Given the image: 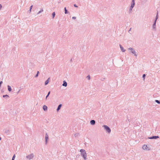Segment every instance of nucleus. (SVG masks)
<instances>
[{
	"label": "nucleus",
	"mask_w": 160,
	"mask_h": 160,
	"mask_svg": "<svg viewBox=\"0 0 160 160\" xmlns=\"http://www.w3.org/2000/svg\"><path fill=\"white\" fill-rule=\"evenodd\" d=\"M50 78H48L47 80V81H48V82H49V80H50Z\"/></svg>",
	"instance_id": "nucleus-33"
},
{
	"label": "nucleus",
	"mask_w": 160,
	"mask_h": 160,
	"mask_svg": "<svg viewBox=\"0 0 160 160\" xmlns=\"http://www.w3.org/2000/svg\"><path fill=\"white\" fill-rule=\"evenodd\" d=\"M43 10L42 9H41V10L38 13V14L40 13L41 12H42L43 11Z\"/></svg>",
	"instance_id": "nucleus-22"
},
{
	"label": "nucleus",
	"mask_w": 160,
	"mask_h": 160,
	"mask_svg": "<svg viewBox=\"0 0 160 160\" xmlns=\"http://www.w3.org/2000/svg\"><path fill=\"white\" fill-rule=\"evenodd\" d=\"M147 146L145 145H144L142 147V148L144 150H147Z\"/></svg>",
	"instance_id": "nucleus-15"
},
{
	"label": "nucleus",
	"mask_w": 160,
	"mask_h": 160,
	"mask_svg": "<svg viewBox=\"0 0 160 160\" xmlns=\"http://www.w3.org/2000/svg\"><path fill=\"white\" fill-rule=\"evenodd\" d=\"M159 138V136H154L152 137H148V138L149 139H157Z\"/></svg>",
	"instance_id": "nucleus-6"
},
{
	"label": "nucleus",
	"mask_w": 160,
	"mask_h": 160,
	"mask_svg": "<svg viewBox=\"0 0 160 160\" xmlns=\"http://www.w3.org/2000/svg\"><path fill=\"white\" fill-rule=\"evenodd\" d=\"M62 85L64 87H66L67 86V83L65 81H63V83Z\"/></svg>",
	"instance_id": "nucleus-13"
},
{
	"label": "nucleus",
	"mask_w": 160,
	"mask_h": 160,
	"mask_svg": "<svg viewBox=\"0 0 160 160\" xmlns=\"http://www.w3.org/2000/svg\"><path fill=\"white\" fill-rule=\"evenodd\" d=\"M50 78H48L47 80V81H48V82H49V80H50Z\"/></svg>",
	"instance_id": "nucleus-34"
},
{
	"label": "nucleus",
	"mask_w": 160,
	"mask_h": 160,
	"mask_svg": "<svg viewBox=\"0 0 160 160\" xmlns=\"http://www.w3.org/2000/svg\"><path fill=\"white\" fill-rule=\"evenodd\" d=\"M158 12L157 11V15L156 17L155 20L154 22V23L152 25V27L153 29H155L156 27V22L157 20V19L158 18Z\"/></svg>",
	"instance_id": "nucleus-2"
},
{
	"label": "nucleus",
	"mask_w": 160,
	"mask_h": 160,
	"mask_svg": "<svg viewBox=\"0 0 160 160\" xmlns=\"http://www.w3.org/2000/svg\"><path fill=\"white\" fill-rule=\"evenodd\" d=\"M128 50L131 51V52L133 54H134V55L135 56H137V54L136 53V52L134 50V49L131 48H128Z\"/></svg>",
	"instance_id": "nucleus-4"
},
{
	"label": "nucleus",
	"mask_w": 160,
	"mask_h": 160,
	"mask_svg": "<svg viewBox=\"0 0 160 160\" xmlns=\"http://www.w3.org/2000/svg\"><path fill=\"white\" fill-rule=\"evenodd\" d=\"M38 76V74H37L35 76V78H37V77Z\"/></svg>",
	"instance_id": "nucleus-30"
},
{
	"label": "nucleus",
	"mask_w": 160,
	"mask_h": 160,
	"mask_svg": "<svg viewBox=\"0 0 160 160\" xmlns=\"http://www.w3.org/2000/svg\"><path fill=\"white\" fill-rule=\"evenodd\" d=\"M52 18H53L55 17V12H53L52 13Z\"/></svg>",
	"instance_id": "nucleus-17"
},
{
	"label": "nucleus",
	"mask_w": 160,
	"mask_h": 160,
	"mask_svg": "<svg viewBox=\"0 0 160 160\" xmlns=\"http://www.w3.org/2000/svg\"><path fill=\"white\" fill-rule=\"evenodd\" d=\"M145 77H146V74H143L142 75V78H143V80H144L145 79Z\"/></svg>",
	"instance_id": "nucleus-24"
},
{
	"label": "nucleus",
	"mask_w": 160,
	"mask_h": 160,
	"mask_svg": "<svg viewBox=\"0 0 160 160\" xmlns=\"http://www.w3.org/2000/svg\"><path fill=\"white\" fill-rule=\"evenodd\" d=\"M72 59H71V60H70V62H72Z\"/></svg>",
	"instance_id": "nucleus-38"
},
{
	"label": "nucleus",
	"mask_w": 160,
	"mask_h": 160,
	"mask_svg": "<svg viewBox=\"0 0 160 160\" xmlns=\"http://www.w3.org/2000/svg\"><path fill=\"white\" fill-rule=\"evenodd\" d=\"M3 98H9V96L8 95L6 94L5 95H3Z\"/></svg>",
	"instance_id": "nucleus-19"
},
{
	"label": "nucleus",
	"mask_w": 160,
	"mask_h": 160,
	"mask_svg": "<svg viewBox=\"0 0 160 160\" xmlns=\"http://www.w3.org/2000/svg\"><path fill=\"white\" fill-rule=\"evenodd\" d=\"M80 151L81 152V155L83 158L84 160H86L87 155L85 150L83 149H81Z\"/></svg>",
	"instance_id": "nucleus-1"
},
{
	"label": "nucleus",
	"mask_w": 160,
	"mask_h": 160,
	"mask_svg": "<svg viewBox=\"0 0 160 160\" xmlns=\"http://www.w3.org/2000/svg\"><path fill=\"white\" fill-rule=\"evenodd\" d=\"M103 127L108 133H110L111 132V129L108 126L106 125H104Z\"/></svg>",
	"instance_id": "nucleus-3"
},
{
	"label": "nucleus",
	"mask_w": 160,
	"mask_h": 160,
	"mask_svg": "<svg viewBox=\"0 0 160 160\" xmlns=\"http://www.w3.org/2000/svg\"><path fill=\"white\" fill-rule=\"evenodd\" d=\"M133 8V7L130 6V9H129L130 12H131L132 11V9Z\"/></svg>",
	"instance_id": "nucleus-21"
},
{
	"label": "nucleus",
	"mask_w": 160,
	"mask_h": 160,
	"mask_svg": "<svg viewBox=\"0 0 160 160\" xmlns=\"http://www.w3.org/2000/svg\"><path fill=\"white\" fill-rule=\"evenodd\" d=\"M64 11H65V14H68L69 13L68 11L66 9V7L64 8Z\"/></svg>",
	"instance_id": "nucleus-16"
},
{
	"label": "nucleus",
	"mask_w": 160,
	"mask_h": 160,
	"mask_svg": "<svg viewBox=\"0 0 160 160\" xmlns=\"http://www.w3.org/2000/svg\"><path fill=\"white\" fill-rule=\"evenodd\" d=\"M131 28H130L129 30L128 31V32H129L131 30Z\"/></svg>",
	"instance_id": "nucleus-37"
},
{
	"label": "nucleus",
	"mask_w": 160,
	"mask_h": 160,
	"mask_svg": "<svg viewBox=\"0 0 160 160\" xmlns=\"http://www.w3.org/2000/svg\"><path fill=\"white\" fill-rule=\"evenodd\" d=\"M48 82H49L48 81L46 80L45 82V85H47L48 84Z\"/></svg>",
	"instance_id": "nucleus-23"
},
{
	"label": "nucleus",
	"mask_w": 160,
	"mask_h": 160,
	"mask_svg": "<svg viewBox=\"0 0 160 160\" xmlns=\"http://www.w3.org/2000/svg\"><path fill=\"white\" fill-rule=\"evenodd\" d=\"M76 18V17H72V19H75Z\"/></svg>",
	"instance_id": "nucleus-28"
},
{
	"label": "nucleus",
	"mask_w": 160,
	"mask_h": 160,
	"mask_svg": "<svg viewBox=\"0 0 160 160\" xmlns=\"http://www.w3.org/2000/svg\"><path fill=\"white\" fill-rule=\"evenodd\" d=\"M34 155L33 153H31L26 156V158L29 160H31L33 158Z\"/></svg>",
	"instance_id": "nucleus-5"
},
{
	"label": "nucleus",
	"mask_w": 160,
	"mask_h": 160,
	"mask_svg": "<svg viewBox=\"0 0 160 160\" xmlns=\"http://www.w3.org/2000/svg\"><path fill=\"white\" fill-rule=\"evenodd\" d=\"M1 140V138L0 137V140Z\"/></svg>",
	"instance_id": "nucleus-40"
},
{
	"label": "nucleus",
	"mask_w": 160,
	"mask_h": 160,
	"mask_svg": "<svg viewBox=\"0 0 160 160\" xmlns=\"http://www.w3.org/2000/svg\"><path fill=\"white\" fill-rule=\"evenodd\" d=\"M2 8V5L0 4V10Z\"/></svg>",
	"instance_id": "nucleus-32"
},
{
	"label": "nucleus",
	"mask_w": 160,
	"mask_h": 160,
	"mask_svg": "<svg viewBox=\"0 0 160 160\" xmlns=\"http://www.w3.org/2000/svg\"><path fill=\"white\" fill-rule=\"evenodd\" d=\"M39 72L38 71L37 72V74H38H38H39Z\"/></svg>",
	"instance_id": "nucleus-36"
},
{
	"label": "nucleus",
	"mask_w": 160,
	"mask_h": 160,
	"mask_svg": "<svg viewBox=\"0 0 160 160\" xmlns=\"http://www.w3.org/2000/svg\"><path fill=\"white\" fill-rule=\"evenodd\" d=\"M119 46H120V48H121V49L122 50V51L123 52H124L125 51V50L123 48V47L121 44L119 45Z\"/></svg>",
	"instance_id": "nucleus-10"
},
{
	"label": "nucleus",
	"mask_w": 160,
	"mask_h": 160,
	"mask_svg": "<svg viewBox=\"0 0 160 160\" xmlns=\"http://www.w3.org/2000/svg\"><path fill=\"white\" fill-rule=\"evenodd\" d=\"M90 123L92 125H94L95 124V121L94 120H92L90 121Z\"/></svg>",
	"instance_id": "nucleus-8"
},
{
	"label": "nucleus",
	"mask_w": 160,
	"mask_h": 160,
	"mask_svg": "<svg viewBox=\"0 0 160 160\" xmlns=\"http://www.w3.org/2000/svg\"><path fill=\"white\" fill-rule=\"evenodd\" d=\"M45 144H46L47 143V141H48V135L47 133L45 134Z\"/></svg>",
	"instance_id": "nucleus-7"
},
{
	"label": "nucleus",
	"mask_w": 160,
	"mask_h": 160,
	"mask_svg": "<svg viewBox=\"0 0 160 160\" xmlns=\"http://www.w3.org/2000/svg\"><path fill=\"white\" fill-rule=\"evenodd\" d=\"M135 4V0H132L131 6L134 7Z\"/></svg>",
	"instance_id": "nucleus-11"
},
{
	"label": "nucleus",
	"mask_w": 160,
	"mask_h": 160,
	"mask_svg": "<svg viewBox=\"0 0 160 160\" xmlns=\"http://www.w3.org/2000/svg\"><path fill=\"white\" fill-rule=\"evenodd\" d=\"M62 106V104H61L58 105L57 109V112H58L59 110L61 109Z\"/></svg>",
	"instance_id": "nucleus-9"
},
{
	"label": "nucleus",
	"mask_w": 160,
	"mask_h": 160,
	"mask_svg": "<svg viewBox=\"0 0 160 160\" xmlns=\"http://www.w3.org/2000/svg\"><path fill=\"white\" fill-rule=\"evenodd\" d=\"M78 133H76L74 135V136L75 137H77L78 135Z\"/></svg>",
	"instance_id": "nucleus-27"
},
{
	"label": "nucleus",
	"mask_w": 160,
	"mask_h": 160,
	"mask_svg": "<svg viewBox=\"0 0 160 160\" xmlns=\"http://www.w3.org/2000/svg\"><path fill=\"white\" fill-rule=\"evenodd\" d=\"M50 91H49L48 92V93L47 95L46 96V99L49 96L50 94Z\"/></svg>",
	"instance_id": "nucleus-18"
},
{
	"label": "nucleus",
	"mask_w": 160,
	"mask_h": 160,
	"mask_svg": "<svg viewBox=\"0 0 160 160\" xmlns=\"http://www.w3.org/2000/svg\"><path fill=\"white\" fill-rule=\"evenodd\" d=\"M155 102L158 104H160V101L157 100H155Z\"/></svg>",
	"instance_id": "nucleus-20"
},
{
	"label": "nucleus",
	"mask_w": 160,
	"mask_h": 160,
	"mask_svg": "<svg viewBox=\"0 0 160 160\" xmlns=\"http://www.w3.org/2000/svg\"><path fill=\"white\" fill-rule=\"evenodd\" d=\"M47 107L46 105H44L43 106V109L44 111H46L47 110Z\"/></svg>",
	"instance_id": "nucleus-12"
},
{
	"label": "nucleus",
	"mask_w": 160,
	"mask_h": 160,
	"mask_svg": "<svg viewBox=\"0 0 160 160\" xmlns=\"http://www.w3.org/2000/svg\"><path fill=\"white\" fill-rule=\"evenodd\" d=\"M32 7H33L32 5L30 6V9L31 10V9H32Z\"/></svg>",
	"instance_id": "nucleus-29"
},
{
	"label": "nucleus",
	"mask_w": 160,
	"mask_h": 160,
	"mask_svg": "<svg viewBox=\"0 0 160 160\" xmlns=\"http://www.w3.org/2000/svg\"><path fill=\"white\" fill-rule=\"evenodd\" d=\"M8 90L9 92H11L12 91V88L9 85H8L7 86Z\"/></svg>",
	"instance_id": "nucleus-14"
},
{
	"label": "nucleus",
	"mask_w": 160,
	"mask_h": 160,
	"mask_svg": "<svg viewBox=\"0 0 160 160\" xmlns=\"http://www.w3.org/2000/svg\"><path fill=\"white\" fill-rule=\"evenodd\" d=\"M87 78L88 80H90V75H88L87 76Z\"/></svg>",
	"instance_id": "nucleus-26"
},
{
	"label": "nucleus",
	"mask_w": 160,
	"mask_h": 160,
	"mask_svg": "<svg viewBox=\"0 0 160 160\" xmlns=\"http://www.w3.org/2000/svg\"><path fill=\"white\" fill-rule=\"evenodd\" d=\"M15 158V154H14L12 157V160H14Z\"/></svg>",
	"instance_id": "nucleus-25"
},
{
	"label": "nucleus",
	"mask_w": 160,
	"mask_h": 160,
	"mask_svg": "<svg viewBox=\"0 0 160 160\" xmlns=\"http://www.w3.org/2000/svg\"><path fill=\"white\" fill-rule=\"evenodd\" d=\"M74 6L75 7H78V6L75 4H74Z\"/></svg>",
	"instance_id": "nucleus-31"
},
{
	"label": "nucleus",
	"mask_w": 160,
	"mask_h": 160,
	"mask_svg": "<svg viewBox=\"0 0 160 160\" xmlns=\"http://www.w3.org/2000/svg\"><path fill=\"white\" fill-rule=\"evenodd\" d=\"M31 11V10L30 9H29V12H30Z\"/></svg>",
	"instance_id": "nucleus-35"
},
{
	"label": "nucleus",
	"mask_w": 160,
	"mask_h": 160,
	"mask_svg": "<svg viewBox=\"0 0 160 160\" xmlns=\"http://www.w3.org/2000/svg\"><path fill=\"white\" fill-rule=\"evenodd\" d=\"M19 91H20V90H19L18 91V93L19 92Z\"/></svg>",
	"instance_id": "nucleus-39"
}]
</instances>
